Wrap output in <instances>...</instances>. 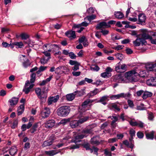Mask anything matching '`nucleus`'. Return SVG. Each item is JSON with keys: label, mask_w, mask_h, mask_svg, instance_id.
<instances>
[{"label": "nucleus", "mask_w": 156, "mask_h": 156, "mask_svg": "<svg viewBox=\"0 0 156 156\" xmlns=\"http://www.w3.org/2000/svg\"><path fill=\"white\" fill-rule=\"evenodd\" d=\"M70 108L68 106H64L58 108L57 111V114L60 116H66L69 113Z\"/></svg>", "instance_id": "nucleus-2"}, {"label": "nucleus", "mask_w": 156, "mask_h": 156, "mask_svg": "<svg viewBox=\"0 0 156 156\" xmlns=\"http://www.w3.org/2000/svg\"><path fill=\"white\" fill-rule=\"evenodd\" d=\"M129 123L132 126H136L137 122H136V121L134 122L132 120H131L130 121H129Z\"/></svg>", "instance_id": "nucleus-64"}, {"label": "nucleus", "mask_w": 156, "mask_h": 156, "mask_svg": "<svg viewBox=\"0 0 156 156\" xmlns=\"http://www.w3.org/2000/svg\"><path fill=\"white\" fill-rule=\"evenodd\" d=\"M109 98L108 96L107 95H105L101 97L100 99L98 101H97V102H103L107 100Z\"/></svg>", "instance_id": "nucleus-38"}, {"label": "nucleus", "mask_w": 156, "mask_h": 156, "mask_svg": "<svg viewBox=\"0 0 156 156\" xmlns=\"http://www.w3.org/2000/svg\"><path fill=\"white\" fill-rule=\"evenodd\" d=\"M121 98V93L117 95H113L110 97L111 99H118Z\"/></svg>", "instance_id": "nucleus-39"}, {"label": "nucleus", "mask_w": 156, "mask_h": 156, "mask_svg": "<svg viewBox=\"0 0 156 156\" xmlns=\"http://www.w3.org/2000/svg\"><path fill=\"white\" fill-rule=\"evenodd\" d=\"M97 101V99L91 100L90 99H87L86 100L84 101L83 103L81 106V110L82 111V112H84L88 109L87 107L88 105L89 106H91L92 105L91 104L93 102L96 101Z\"/></svg>", "instance_id": "nucleus-4"}, {"label": "nucleus", "mask_w": 156, "mask_h": 156, "mask_svg": "<svg viewBox=\"0 0 156 156\" xmlns=\"http://www.w3.org/2000/svg\"><path fill=\"white\" fill-rule=\"evenodd\" d=\"M75 92L68 94L66 95L67 100L68 101H72L74 99L75 96Z\"/></svg>", "instance_id": "nucleus-21"}, {"label": "nucleus", "mask_w": 156, "mask_h": 156, "mask_svg": "<svg viewBox=\"0 0 156 156\" xmlns=\"http://www.w3.org/2000/svg\"><path fill=\"white\" fill-rule=\"evenodd\" d=\"M101 76L104 78H108L111 76V73H107L105 72H104L101 73Z\"/></svg>", "instance_id": "nucleus-36"}, {"label": "nucleus", "mask_w": 156, "mask_h": 156, "mask_svg": "<svg viewBox=\"0 0 156 156\" xmlns=\"http://www.w3.org/2000/svg\"><path fill=\"white\" fill-rule=\"evenodd\" d=\"M55 73H60V71H62L63 72L66 73L69 71V69L66 66H61L57 67L56 69Z\"/></svg>", "instance_id": "nucleus-9"}, {"label": "nucleus", "mask_w": 156, "mask_h": 156, "mask_svg": "<svg viewBox=\"0 0 156 156\" xmlns=\"http://www.w3.org/2000/svg\"><path fill=\"white\" fill-rule=\"evenodd\" d=\"M152 95V94L151 92L146 91L144 92L143 96V98L144 99H146L148 97H150Z\"/></svg>", "instance_id": "nucleus-29"}, {"label": "nucleus", "mask_w": 156, "mask_h": 156, "mask_svg": "<svg viewBox=\"0 0 156 156\" xmlns=\"http://www.w3.org/2000/svg\"><path fill=\"white\" fill-rule=\"evenodd\" d=\"M153 66L154 64L151 63L147 65L146 66V67L147 69L149 71H153Z\"/></svg>", "instance_id": "nucleus-37"}, {"label": "nucleus", "mask_w": 156, "mask_h": 156, "mask_svg": "<svg viewBox=\"0 0 156 156\" xmlns=\"http://www.w3.org/2000/svg\"><path fill=\"white\" fill-rule=\"evenodd\" d=\"M38 127V124L37 123L34 124L32 128L30 129V131L31 133H34L36 131Z\"/></svg>", "instance_id": "nucleus-34"}, {"label": "nucleus", "mask_w": 156, "mask_h": 156, "mask_svg": "<svg viewBox=\"0 0 156 156\" xmlns=\"http://www.w3.org/2000/svg\"><path fill=\"white\" fill-rule=\"evenodd\" d=\"M136 126H138L139 127L142 128L144 126V124L141 121H138L137 122Z\"/></svg>", "instance_id": "nucleus-56"}, {"label": "nucleus", "mask_w": 156, "mask_h": 156, "mask_svg": "<svg viewBox=\"0 0 156 156\" xmlns=\"http://www.w3.org/2000/svg\"><path fill=\"white\" fill-rule=\"evenodd\" d=\"M139 37H140L142 39L145 40L148 39L150 40L151 36L149 35L147 31H144L142 34L139 35Z\"/></svg>", "instance_id": "nucleus-13"}, {"label": "nucleus", "mask_w": 156, "mask_h": 156, "mask_svg": "<svg viewBox=\"0 0 156 156\" xmlns=\"http://www.w3.org/2000/svg\"><path fill=\"white\" fill-rule=\"evenodd\" d=\"M120 118L122 120V121H124L126 119V116L124 115V113H123L120 115Z\"/></svg>", "instance_id": "nucleus-58"}, {"label": "nucleus", "mask_w": 156, "mask_h": 156, "mask_svg": "<svg viewBox=\"0 0 156 156\" xmlns=\"http://www.w3.org/2000/svg\"><path fill=\"white\" fill-rule=\"evenodd\" d=\"M114 15L116 18L119 19H121L124 16L123 14L120 11L115 12Z\"/></svg>", "instance_id": "nucleus-20"}, {"label": "nucleus", "mask_w": 156, "mask_h": 156, "mask_svg": "<svg viewBox=\"0 0 156 156\" xmlns=\"http://www.w3.org/2000/svg\"><path fill=\"white\" fill-rule=\"evenodd\" d=\"M17 151V148L15 146H12L9 151V154L13 156L16 154Z\"/></svg>", "instance_id": "nucleus-23"}, {"label": "nucleus", "mask_w": 156, "mask_h": 156, "mask_svg": "<svg viewBox=\"0 0 156 156\" xmlns=\"http://www.w3.org/2000/svg\"><path fill=\"white\" fill-rule=\"evenodd\" d=\"M91 143L93 145H98L99 144L100 142L97 137H94L90 140Z\"/></svg>", "instance_id": "nucleus-24"}, {"label": "nucleus", "mask_w": 156, "mask_h": 156, "mask_svg": "<svg viewBox=\"0 0 156 156\" xmlns=\"http://www.w3.org/2000/svg\"><path fill=\"white\" fill-rule=\"evenodd\" d=\"M79 123V120H74L71 122L70 125L72 128H75L78 126Z\"/></svg>", "instance_id": "nucleus-19"}, {"label": "nucleus", "mask_w": 156, "mask_h": 156, "mask_svg": "<svg viewBox=\"0 0 156 156\" xmlns=\"http://www.w3.org/2000/svg\"><path fill=\"white\" fill-rule=\"evenodd\" d=\"M99 32L102 33L104 35H106L108 34L109 33V31L108 30L101 29V30L99 31Z\"/></svg>", "instance_id": "nucleus-60"}, {"label": "nucleus", "mask_w": 156, "mask_h": 156, "mask_svg": "<svg viewBox=\"0 0 156 156\" xmlns=\"http://www.w3.org/2000/svg\"><path fill=\"white\" fill-rule=\"evenodd\" d=\"M24 105H22L18 108L17 110L18 115H20L22 114L24 111Z\"/></svg>", "instance_id": "nucleus-28"}, {"label": "nucleus", "mask_w": 156, "mask_h": 156, "mask_svg": "<svg viewBox=\"0 0 156 156\" xmlns=\"http://www.w3.org/2000/svg\"><path fill=\"white\" fill-rule=\"evenodd\" d=\"M89 118V117L87 116H81L79 120L80 123H82L85 122L87 121Z\"/></svg>", "instance_id": "nucleus-30"}, {"label": "nucleus", "mask_w": 156, "mask_h": 156, "mask_svg": "<svg viewBox=\"0 0 156 156\" xmlns=\"http://www.w3.org/2000/svg\"><path fill=\"white\" fill-rule=\"evenodd\" d=\"M104 154L105 156H112V153L111 152L108 151L105 149L104 151Z\"/></svg>", "instance_id": "nucleus-57"}, {"label": "nucleus", "mask_w": 156, "mask_h": 156, "mask_svg": "<svg viewBox=\"0 0 156 156\" xmlns=\"http://www.w3.org/2000/svg\"><path fill=\"white\" fill-rule=\"evenodd\" d=\"M36 93L37 95V96H40V94L41 92V90L39 88H37L35 89Z\"/></svg>", "instance_id": "nucleus-51"}, {"label": "nucleus", "mask_w": 156, "mask_h": 156, "mask_svg": "<svg viewBox=\"0 0 156 156\" xmlns=\"http://www.w3.org/2000/svg\"><path fill=\"white\" fill-rule=\"evenodd\" d=\"M129 134L131 137H133L135 136V131L133 129H131L129 131Z\"/></svg>", "instance_id": "nucleus-54"}, {"label": "nucleus", "mask_w": 156, "mask_h": 156, "mask_svg": "<svg viewBox=\"0 0 156 156\" xmlns=\"http://www.w3.org/2000/svg\"><path fill=\"white\" fill-rule=\"evenodd\" d=\"M96 16L95 15H92L91 16H87L85 19H87L90 21H91V20H93L95 19Z\"/></svg>", "instance_id": "nucleus-44"}, {"label": "nucleus", "mask_w": 156, "mask_h": 156, "mask_svg": "<svg viewBox=\"0 0 156 156\" xmlns=\"http://www.w3.org/2000/svg\"><path fill=\"white\" fill-rule=\"evenodd\" d=\"M136 72L138 74V78L139 76L142 77H145V76L144 74L145 73V71H140V70L138 69L137 68H136Z\"/></svg>", "instance_id": "nucleus-26"}, {"label": "nucleus", "mask_w": 156, "mask_h": 156, "mask_svg": "<svg viewBox=\"0 0 156 156\" xmlns=\"http://www.w3.org/2000/svg\"><path fill=\"white\" fill-rule=\"evenodd\" d=\"M147 83L149 86H156V77H152L147 81Z\"/></svg>", "instance_id": "nucleus-11"}, {"label": "nucleus", "mask_w": 156, "mask_h": 156, "mask_svg": "<svg viewBox=\"0 0 156 156\" xmlns=\"http://www.w3.org/2000/svg\"><path fill=\"white\" fill-rule=\"evenodd\" d=\"M101 92V90L99 89L96 88L94 90L91 91L90 94L91 96H94Z\"/></svg>", "instance_id": "nucleus-32"}, {"label": "nucleus", "mask_w": 156, "mask_h": 156, "mask_svg": "<svg viewBox=\"0 0 156 156\" xmlns=\"http://www.w3.org/2000/svg\"><path fill=\"white\" fill-rule=\"evenodd\" d=\"M150 41L151 43L156 44V33H154L152 36H151Z\"/></svg>", "instance_id": "nucleus-27"}, {"label": "nucleus", "mask_w": 156, "mask_h": 156, "mask_svg": "<svg viewBox=\"0 0 156 156\" xmlns=\"http://www.w3.org/2000/svg\"><path fill=\"white\" fill-rule=\"evenodd\" d=\"M55 123V122L54 120H49L45 123L44 126L46 128H50L54 126Z\"/></svg>", "instance_id": "nucleus-12"}, {"label": "nucleus", "mask_w": 156, "mask_h": 156, "mask_svg": "<svg viewBox=\"0 0 156 156\" xmlns=\"http://www.w3.org/2000/svg\"><path fill=\"white\" fill-rule=\"evenodd\" d=\"M20 36L21 37L22 39L26 40L29 37V36L24 33H23L20 34Z\"/></svg>", "instance_id": "nucleus-43"}, {"label": "nucleus", "mask_w": 156, "mask_h": 156, "mask_svg": "<svg viewBox=\"0 0 156 156\" xmlns=\"http://www.w3.org/2000/svg\"><path fill=\"white\" fill-rule=\"evenodd\" d=\"M92 133V131L91 129H86L83 130L82 132V134L76 136V140L74 141V142L76 143L77 142H80L81 140L79 139H82L85 137H87L89 134H91Z\"/></svg>", "instance_id": "nucleus-3"}, {"label": "nucleus", "mask_w": 156, "mask_h": 156, "mask_svg": "<svg viewBox=\"0 0 156 156\" xmlns=\"http://www.w3.org/2000/svg\"><path fill=\"white\" fill-rule=\"evenodd\" d=\"M137 136L138 138L141 139L143 137L144 134L141 132H138L137 133Z\"/></svg>", "instance_id": "nucleus-52"}, {"label": "nucleus", "mask_w": 156, "mask_h": 156, "mask_svg": "<svg viewBox=\"0 0 156 156\" xmlns=\"http://www.w3.org/2000/svg\"><path fill=\"white\" fill-rule=\"evenodd\" d=\"M138 21L140 23L142 24L143 23H145L146 19V16L144 14H140L139 15Z\"/></svg>", "instance_id": "nucleus-16"}, {"label": "nucleus", "mask_w": 156, "mask_h": 156, "mask_svg": "<svg viewBox=\"0 0 156 156\" xmlns=\"http://www.w3.org/2000/svg\"><path fill=\"white\" fill-rule=\"evenodd\" d=\"M59 98V95H57L54 97H51L48 99V104L49 105L51 104L53 102H56Z\"/></svg>", "instance_id": "nucleus-10"}, {"label": "nucleus", "mask_w": 156, "mask_h": 156, "mask_svg": "<svg viewBox=\"0 0 156 156\" xmlns=\"http://www.w3.org/2000/svg\"><path fill=\"white\" fill-rule=\"evenodd\" d=\"M18 122L17 119H15L13 120L12 123V125L11 126V127L12 129H15L16 128L18 125Z\"/></svg>", "instance_id": "nucleus-35"}, {"label": "nucleus", "mask_w": 156, "mask_h": 156, "mask_svg": "<svg viewBox=\"0 0 156 156\" xmlns=\"http://www.w3.org/2000/svg\"><path fill=\"white\" fill-rule=\"evenodd\" d=\"M36 74L35 73H33L31 75V78L30 80V82L31 83H33L35 80Z\"/></svg>", "instance_id": "nucleus-47"}, {"label": "nucleus", "mask_w": 156, "mask_h": 156, "mask_svg": "<svg viewBox=\"0 0 156 156\" xmlns=\"http://www.w3.org/2000/svg\"><path fill=\"white\" fill-rule=\"evenodd\" d=\"M65 35L68 37H73L74 38L76 37L75 32L72 30L68 31L65 33Z\"/></svg>", "instance_id": "nucleus-15"}, {"label": "nucleus", "mask_w": 156, "mask_h": 156, "mask_svg": "<svg viewBox=\"0 0 156 156\" xmlns=\"http://www.w3.org/2000/svg\"><path fill=\"white\" fill-rule=\"evenodd\" d=\"M141 106H137L136 109L138 110H145V108L143 107L144 106V105L143 104H141Z\"/></svg>", "instance_id": "nucleus-55"}, {"label": "nucleus", "mask_w": 156, "mask_h": 156, "mask_svg": "<svg viewBox=\"0 0 156 156\" xmlns=\"http://www.w3.org/2000/svg\"><path fill=\"white\" fill-rule=\"evenodd\" d=\"M94 9L93 8H90L87 10V12L89 14H91L94 12Z\"/></svg>", "instance_id": "nucleus-62"}, {"label": "nucleus", "mask_w": 156, "mask_h": 156, "mask_svg": "<svg viewBox=\"0 0 156 156\" xmlns=\"http://www.w3.org/2000/svg\"><path fill=\"white\" fill-rule=\"evenodd\" d=\"M13 44L14 45L18 46L19 48H21L23 46V44L21 42H14L13 43Z\"/></svg>", "instance_id": "nucleus-46"}, {"label": "nucleus", "mask_w": 156, "mask_h": 156, "mask_svg": "<svg viewBox=\"0 0 156 156\" xmlns=\"http://www.w3.org/2000/svg\"><path fill=\"white\" fill-rule=\"evenodd\" d=\"M136 68L130 71L126 72L124 75L125 78L129 82H136L138 80V74Z\"/></svg>", "instance_id": "nucleus-1"}, {"label": "nucleus", "mask_w": 156, "mask_h": 156, "mask_svg": "<svg viewBox=\"0 0 156 156\" xmlns=\"http://www.w3.org/2000/svg\"><path fill=\"white\" fill-rule=\"evenodd\" d=\"M90 69L94 71H97L99 70L100 68L98 66L94 65L90 67Z\"/></svg>", "instance_id": "nucleus-45"}, {"label": "nucleus", "mask_w": 156, "mask_h": 156, "mask_svg": "<svg viewBox=\"0 0 156 156\" xmlns=\"http://www.w3.org/2000/svg\"><path fill=\"white\" fill-rule=\"evenodd\" d=\"M137 39L135 41H133V43L136 46H140L141 44L142 45L145 44L146 43V41L144 39H142L140 37H139V35L136 36Z\"/></svg>", "instance_id": "nucleus-7"}, {"label": "nucleus", "mask_w": 156, "mask_h": 156, "mask_svg": "<svg viewBox=\"0 0 156 156\" xmlns=\"http://www.w3.org/2000/svg\"><path fill=\"white\" fill-rule=\"evenodd\" d=\"M154 131H152L150 132H145L146 138L147 139L153 140L154 138Z\"/></svg>", "instance_id": "nucleus-18"}, {"label": "nucleus", "mask_w": 156, "mask_h": 156, "mask_svg": "<svg viewBox=\"0 0 156 156\" xmlns=\"http://www.w3.org/2000/svg\"><path fill=\"white\" fill-rule=\"evenodd\" d=\"M30 62L28 59H27L23 63V65L25 67H26L30 65Z\"/></svg>", "instance_id": "nucleus-48"}, {"label": "nucleus", "mask_w": 156, "mask_h": 156, "mask_svg": "<svg viewBox=\"0 0 156 156\" xmlns=\"http://www.w3.org/2000/svg\"><path fill=\"white\" fill-rule=\"evenodd\" d=\"M110 26L108 24V23L105 22H101L97 25L96 27V29L97 30L101 29V28H106L109 27Z\"/></svg>", "instance_id": "nucleus-8"}, {"label": "nucleus", "mask_w": 156, "mask_h": 156, "mask_svg": "<svg viewBox=\"0 0 156 156\" xmlns=\"http://www.w3.org/2000/svg\"><path fill=\"white\" fill-rule=\"evenodd\" d=\"M34 86V84H31L29 87H24L23 91L26 94H27L29 92L30 90Z\"/></svg>", "instance_id": "nucleus-22"}, {"label": "nucleus", "mask_w": 156, "mask_h": 156, "mask_svg": "<svg viewBox=\"0 0 156 156\" xmlns=\"http://www.w3.org/2000/svg\"><path fill=\"white\" fill-rule=\"evenodd\" d=\"M40 96H38V98L41 99H46L47 97V95L44 91H41L40 94Z\"/></svg>", "instance_id": "nucleus-31"}, {"label": "nucleus", "mask_w": 156, "mask_h": 156, "mask_svg": "<svg viewBox=\"0 0 156 156\" xmlns=\"http://www.w3.org/2000/svg\"><path fill=\"white\" fill-rule=\"evenodd\" d=\"M112 108H114L115 110L118 111H119L120 110L119 107L115 104H113L112 105Z\"/></svg>", "instance_id": "nucleus-49"}, {"label": "nucleus", "mask_w": 156, "mask_h": 156, "mask_svg": "<svg viewBox=\"0 0 156 156\" xmlns=\"http://www.w3.org/2000/svg\"><path fill=\"white\" fill-rule=\"evenodd\" d=\"M30 147V143L27 142L25 144L24 148V149L25 150H26L29 149Z\"/></svg>", "instance_id": "nucleus-59"}, {"label": "nucleus", "mask_w": 156, "mask_h": 156, "mask_svg": "<svg viewBox=\"0 0 156 156\" xmlns=\"http://www.w3.org/2000/svg\"><path fill=\"white\" fill-rule=\"evenodd\" d=\"M54 139H52L51 140L45 141L42 145V147H45L51 145L54 142Z\"/></svg>", "instance_id": "nucleus-14"}, {"label": "nucleus", "mask_w": 156, "mask_h": 156, "mask_svg": "<svg viewBox=\"0 0 156 156\" xmlns=\"http://www.w3.org/2000/svg\"><path fill=\"white\" fill-rule=\"evenodd\" d=\"M127 66L125 64L122 65L118 64L115 67V70L118 73H124L127 70Z\"/></svg>", "instance_id": "nucleus-6"}, {"label": "nucleus", "mask_w": 156, "mask_h": 156, "mask_svg": "<svg viewBox=\"0 0 156 156\" xmlns=\"http://www.w3.org/2000/svg\"><path fill=\"white\" fill-rule=\"evenodd\" d=\"M127 102L130 108H133L134 106V104L133 101L131 100H128L127 101Z\"/></svg>", "instance_id": "nucleus-50"}, {"label": "nucleus", "mask_w": 156, "mask_h": 156, "mask_svg": "<svg viewBox=\"0 0 156 156\" xmlns=\"http://www.w3.org/2000/svg\"><path fill=\"white\" fill-rule=\"evenodd\" d=\"M111 118L112 119H113L111 122V125H113L115 123L118 121V117L115 116H111Z\"/></svg>", "instance_id": "nucleus-41"}, {"label": "nucleus", "mask_w": 156, "mask_h": 156, "mask_svg": "<svg viewBox=\"0 0 156 156\" xmlns=\"http://www.w3.org/2000/svg\"><path fill=\"white\" fill-rule=\"evenodd\" d=\"M75 95H77V96H80L84 95V92L83 90L81 91H76L74 92Z\"/></svg>", "instance_id": "nucleus-42"}, {"label": "nucleus", "mask_w": 156, "mask_h": 156, "mask_svg": "<svg viewBox=\"0 0 156 156\" xmlns=\"http://www.w3.org/2000/svg\"><path fill=\"white\" fill-rule=\"evenodd\" d=\"M19 99L17 98L13 97L9 101V102L10 103V105L11 106L16 105Z\"/></svg>", "instance_id": "nucleus-17"}, {"label": "nucleus", "mask_w": 156, "mask_h": 156, "mask_svg": "<svg viewBox=\"0 0 156 156\" xmlns=\"http://www.w3.org/2000/svg\"><path fill=\"white\" fill-rule=\"evenodd\" d=\"M80 65V63L78 62L76 65H74V66L73 67V69L74 70L76 71L79 69V66Z\"/></svg>", "instance_id": "nucleus-61"}, {"label": "nucleus", "mask_w": 156, "mask_h": 156, "mask_svg": "<svg viewBox=\"0 0 156 156\" xmlns=\"http://www.w3.org/2000/svg\"><path fill=\"white\" fill-rule=\"evenodd\" d=\"M87 39L84 36H83L81 37L79 39V42L80 43H81L85 41Z\"/></svg>", "instance_id": "nucleus-53"}, {"label": "nucleus", "mask_w": 156, "mask_h": 156, "mask_svg": "<svg viewBox=\"0 0 156 156\" xmlns=\"http://www.w3.org/2000/svg\"><path fill=\"white\" fill-rule=\"evenodd\" d=\"M59 152L56 151L55 150H51L49 151H46L45 152V153L46 154L49 156H53L57 153Z\"/></svg>", "instance_id": "nucleus-25"}, {"label": "nucleus", "mask_w": 156, "mask_h": 156, "mask_svg": "<svg viewBox=\"0 0 156 156\" xmlns=\"http://www.w3.org/2000/svg\"><path fill=\"white\" fill-rule=\"evenodd\" d=\"M69 56L71 58H76V56L73 52H70L69 53Z\"/></svg>", "instance_id": "nucleus-63"}, {"label": "nucleus", "mask_w": 156, "mask_h": 156, "mask_svg": "<svg viewBox=\"0 0 156 156\" xmlns=\"http://www.w3.org/2000/svg\"><path fill=\"white\" fill-rule=\"evenodd\" d=\"M50 113V109L49 108L44 107L41 110L40 115L43 118L48 117Z\"/></svg>", "instance_id": "nucleus-5"}, {"label": "nucleus", "mask_w": 156, "mask_h": 156, "mask_svg": "<svg viewBox=\"0 0 156 156\" xmlns=\"http://www.w3.org/2000/svg\"><path fill=\"white\" fill-rule=\"evenodd\" d=\"M76 140V136L75 137V140H73V142H74L75 143V145H73L71 146V147H70L69 148V149H77L78 148L80 147V145L79 144H77V143L78 142H77V143H76L74 142V141Z\"/></svg>", "instance_id": "nucleus-33"}, {"label": "nucleus", "mask_w": 156, "mask_h": 156, "mask_svg": "<svg viewBox=\"0 0 156 156\" xmlns=\"http://www.w3.org/2000/svg\"><path fill=\"white\" fill-rule=\"evenodd\" d=\"M121 98H129L131 96V94L129 93H128L126 94L124 93H121Z\"/></svg>", "instance_id": "nucleus-40"}]
</instances>
